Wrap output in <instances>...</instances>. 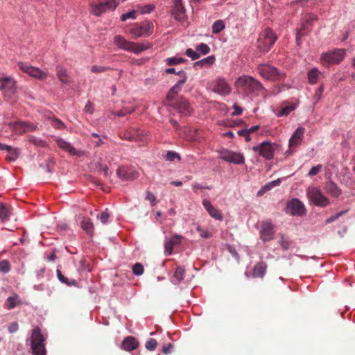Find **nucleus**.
<instances>
[{
    "label": "nucleus",
    "mask_w": 355,
    "mask_h": 355,
    "mask_svg": "<svg viewBox=\"0 0 355 355\" xmlns=\"http://www.w3.org/2000/svg\"><path fill=\"white\" fill-rule=\"evenodd\" d=\"M114 43L116 46H118V48L129 52H133L135 53H139L142 51L150 49L153 46V44L150 42L137 44L133 42L128 41L120 35L114 36Z\"/></svg>",
    "instance_id": "f257e3e1"
},
{
    "label": "nucleus",
    "mask_w": 355,
    "mask_h": 355,
    "mask_svg": "<svg viewBox=\"0 0 355 355\" xmlns=\"http://www.w3.org/2000/svg\"><path fill=\"white\" fill-rule=\"evenodd\" d=\"M258 70L262 77L271 81L284 80L286 76L284 71L268 64H260Z\"/></svg>",
    "instance_id": "f03ea898"
},
{
    "label": "nucleus",
    "mask_w": 355,
    "mask_h": 355,
    "mask_svg": "<svg viewBox=\"0 0 355 355\" xmlns=\"http://www.w3.org/2000/svg\"><path fill=\"white\" fill-rule=\"evenodd\" d=\"M235 85L237 87H244L247 92L257 95L259 94L260 91L264 89L263 85L259 80L248 76L239 77L236 80Z\"/></svg>",
    "instance_id": "7ed1b4c3"
},
{
    "label": "nucleus",
    "mask_w": 355,
    "mask_h": 355,
    "mask_svg": "<svg viewBox=\"0 0 355 355\" xmlns=\"http://www.w3.org/2000/svg\"><path fill=\"white\" fill-rule=\"evenodd\" d=\"M277 37L275 33L270 28L264 30L263 37H259L257 40V48L263 51L268 52L276 42Z\"/></svg>",
    "instance_id": "20e7f679"
},
{
    "label": "nucleus",
    "mask_w": 355,
    "mask_h": 355,
    "mask_svg": "<svg viewBox=\"0 0 355 355\" xmlns=\"http://www.w3.org/2000/svg\"><path fill=\"white\" fill-rule=\"evenodd\" d=\"M307 197L315 206L326 207L330 204L329 200L316 187L307 189Z\"/></svg>",
    "instance_id": "39448f33"
},
{
    "label": "nucleus",
    "mask_w": 355,
    "mask_h": 355,
    "mask_svg": "<svg viewBox=\"0 0 355 355\" xmlns=\"http://www.w3.org/2000/svg\"><path fill=\"white\" fill-rule=\"evenodd\" d=\"M277 146V144L275 143L264 141L258 146L252 147V150L257 153L259 156L263 157L265 159L271 160L273 159L275 147Z\"/></svg>",
    "instance_id": "423d86ee"
},
{
    "label": "nucleus",
    "mask_w": 355,
    "mask_h": 355,
    "mask_svg": "<svg viewBox=\"0 0 355 355\" xmlns=\"http://www.w3.org/2000/svg\"><path fill=\"white\" fill-rule=\"evenodd\" d=\"M345 55L346 52L344 49H335L333 51L322 53L321 61L322 63L338 64L344 59Z\"/></svg>",
    "instance_id": "0eeeda50"
},
{
    "label": "nucleus",
    "mask_w": 355,
    "mask_h": 355,
    "mask_svg": "<svg viewBox=\"0 0 355 355\" xmlns=\"http://www.w3.org/2000/svg\"><path fill=\"white\" fill-rule=\"evenodd\" d=\"M169 106L175 110L182 116H190L193 112V108L189 100L183 96H179Z\"/></svg>",
    "instance_id": "6e6552de"
},
{
    "label": "nucleus",
    "mask_w": 355,
    "mask_h": 355,
    "mask_svg": "<svg viewBox=\"0 0 355 355\" xmlns=\"http://www.w3.org/2000/svg\"><path fill=\"white\" fill-rule=\"evenodd\" d=\"M285 211L292 216H302L306 214L304 204L298 198H295L287 202Z\"/></svg>",
    "instance_id": "1a4fd4ad"
},
{
    "label": "nucleus",
    "mask_w": 355,
    "mask_h": 355,
    "mask_svg": "<svg viewBox=\"0 0 355 355\" xmlns=\"http://www.w3.org/2000/svg\"><path fill=\"white\" fill-rule=\"evenodd\" d=\"M220 159L229 163H233L234 164H243L245 162L244 156L241 153H235L227 149H222L220 151Z\"/></svg>",
    "instance_id": "9d476101"
},
{
    "label": "nucleus",
    "mask_w": 355,
    "mask_h": 355,
    "mask_svg": "<svg viewBox=\"0 0 355 355\" xmlns=\"http://www.w3.org/2000/svg\"><path fill=\"white\" fill-rule=\"evenodd\" d=\"M43 334H32L31 349L33 355H46Z\"/></svg>",
    "instance_id": "9b49d317"
},
{
    "label": "nucleus",
    "mask_w": 355,
    "mask_h": 355,
    "mask_svg": "<svg viewBox=\"0 0 355 355\" xmlns=\"http://www.w3.org/2000/svg\"><path fill=\"white\" fill-rule=\"evenodd\" d=\"M116 173L123 181H132L139 177L138 172L134 168L127 166L119 167Z\"/></svg>",
    "instance_id": "f8f14e48"
},
{
    "label": "nucleus",
    "mask_w": 355,
    "mask_h": 355,
    "mask_svg": "<svg viewBox=\"0 0 355 355\" xmlns=\"http://www.w3.org/2000/svg\"><path fill=\"white\" fill-rule=\"evenodd\" d=\"M153 29V24L150 21H148L144 25H140L139 26L132 28L130 30V33L135 35V38L143 37V36H149Z\"/></svg>",
    "instance_id": "ddd939ff"
},
{
    "label": "nucleus",
    "mask_w": 355,
    "mask_h": 355,
    "mask_svg": "<svg viewBox=\"0 0 355 355\" xmlns=\"http://www.w3.org/2000/svg\"><path fill=\"white\" fill-rule=\"evenodd\" d=\"M274 227L270 222L263 223L260 230L261 239L263 242H268L273 239Z\"/></svg>",
    "instance_id": "4468645a"
},
{
    "label": "nucleus",
    "mask_w": 355,
    "mask_h": 355,
    "mask_svg": "<svg viewBox=\"0 0 355 355\" xmlns=\"http://www.w3.org/2000/svg\"><path fill=\"white\" fill-rule=\"evenodd\" d=\"M0 150L7 151L8 155L6 156V159L8 162H15L21 154L20 148H15L1 143H0Z\"/></svg>",
    "instance_id": "2eb2a0df"
},
{
    "label": "nucleus",
    "mask_w": 355,
    "mask_h": 355,
    "mask_svg": "<svg viewBox=\"0 0 355 355\" xmlns=\"http://www.w3.org/2000/svg\"><path fill=\"white\" fill-rule=\"evenodd\" d=\"M213 92L221 95H227L230 94L231 88L224 78H218L215 81Z\"/></svg>",
    "instance_id": "dca6fc26"
},
{
    "label": "nucleus",
    "mask_w": 355,
    "mask_h": 355,
    "mask_svg": "<svg viewBox=\"0 0 355 355\" xmlns=\"http://www.w3.org/2000/svg\"><path fill=\"white\" fill-rule=\"evenodd\" d=\"M304 132L305 128L302 126H300L296 129L289 139V148H293L302 143L304 138Z\"/></svg>",
    "instance_id": "f3484780"
},
{
    "label": "nucleus",
    "mask_w": 355,
    "mask_h": 355,
    "mask_svg": "<svg viewBox=\"0 0 355 355\" xmlns=\"http://www.w3.org/2000/svg\"><path fill=\"white\" fill-rule=\"evenodd\" d=\"M57 145L62 150L68 152L71 155L81 157L83 155L82 150H76L71 144L64 139L59 138L56 140Z\"/></svg>",
    "instance_id": "a211bd4d"
},
{
    "label": "nucleus",
    "mask_w": 355,
    "mask_h": 355,
    "mask_svg": "<svg viewBox=\"0 0 355 355\" xmlns=\"http://www.w3.org/2000/svg\"><path fill=\"white\" fill-rule=\"evenodd\" d=\"M186 10L182 4V0H173V6L171 10V15L176 21H181L182 16L185 14Z\"/></svg>",
    "instance_id": "6ab92c4d"
},
{
    "label": "nucleus",
    "mask_w": 355,
    "mask_h": 355,
    "mask_svg": "<svg viewBox=\"0 0 355 355\" xmlns=\"http://www.w3.org/2000/svg\"><path fill=\"white\" fill-rule=\"evenodd\" d=\"M78 220L80 221L81 228L85 232V233L92 237L94 233V224L91 219L85 216H79Z\"/></svg>",
    "instance_id": "aec40b11"
},
{
    "label": "nucleus",
    "mask_w": 355,
    "mask_h": 355,
    "mask_svg": "<svg viewBox=\"0 0 355 355\" xmlns=\"http://www.w3.org/2000/svg\"><path fill=\"white\" fill-rule=\"evenodd\" d=\"M202 205L209 214L214 218L217 219L220 221L223 220V216L220 210L216 209L211 203V202L207 199L202 200Z\"/></svg>",
    "instance_id": "412c9836"
},
{
    "label": "nucleus",
    "mask_w": 355,
    "mask_h": 355,
    "mask_svg": "<svg viewBox=\"0 0 355 355\" xmlns=\"http://www.w3.org/2000/svg\"><path fill=\"white\" fill-rule=\"evenodd\" d=\"M267 264L266 262L260 261L253 267L252 276L253 278H263L266 272Z\"/></svg>",
    "instance_id": "4be33fe9"
},
{
    "label": "nucleus",
    "mask_w": 355,
    "mask_h": 355,
    "mask_svg": "<svg viewBox=\"0 0 355 355\" xmlns=\"http://www.w3.org/2000/svg\"><path fill=\"white\" fill-rule=\"evenodd\" d=\"M121 345L123 349L130 352L137 348L139 342L135 338L128 336L123 340Z\"/></svg>",
    "instance_id": "5701e85b"
},
{
    "label": "nucleus",
    "mask_w": 355,
    "mask_h": 355,
    "mask_svg": "<svg viewBox=\"0 0 355 355\" xmlns=\"http://www.w3.org/2000/svg\"><path fill=\"white\" fill-rule=\"evenodd\" d=\"M1 84L0 89H8L10 93L15 92V81L10 77H4L0 79Z\"/></svg>",
    "instance_id": "b1692460"
},
{
    "label": "nucleus",
    "mask_w": 355,
    "mask_h": 355,
    "mask_svg": "<svg viewBox=\"0 0 355 355\" xmlns=\"http://www.w3.org/2000/svg\"><path fill=\"white\" fill-rule=\"evenodd\" d=\"M325 189L329 194L334 198L338 197L342 193L341 189L331 180L327 182Z\"/></svg>",
    "instance_id": "393cba45"
},
{
    "label": "nucleus",
    "mask_w": 355,
    "mask_h": 355,
    "mask_svg": "<svg viewBox=\"0 0 355 355\" xmlns=\"http://www.w3.org/2000/svg\"><path fill=\"white\" fill-rule=\"evenodd\" d=\"M12 209L8 207L5 203L0 202V220L5 222L9 220L11 215Z\"/></svg>",
    "instance_id": "a878e982"
},
{
    "label": "nucleus",
    "mask_w": 355,
    "mask_h": 355,
    "mask_svg": "<svg viewBox=\"0 0 355 355\" xmlns=\"http://www.w3.org/2000/svg\"><path fill=\"white\" fill-rule=\"evenodd\" d=\"M182 86L180 83H176L168 92L166 96V101H173L175 100V96L181 91Z\"/></svg>",
    "instance_id": "bb28decb"
},
{
    "label": "nucleus",
    "mask_w": 355,
    "mask_h": 355,
    "mask_svg": "<svg viewBox=\"0 0 355 355\" xmlns=\"http://www.w3.org/2000/svg\"><path fill=\"white\" fill-rule=\"evenodd\" d=\"M216 60V58L214 55H209L207 58H205L200 60L196 61L193 63L194 68H202L205 66H211L212 65Z\"/></svg>",
    "instance_id": "cd10ccee"
},
{
    "label": "nucleus",
    "mask_w": 355,
    "mask_h": 355,
    "mask_svg": "<svg viewBox=\"0 0 355 355\" xmlns=\"http://www.w3.org/2000/svg\"><path fill=\"white\" fill-rule=\"evenodd\" d=\"M56 273H57V277L61 283L64 284L69 286L79 287L78 284L76 280L68 279L62 273V272L60 270L58 269L56 271Z\"/></svg>",
    "instance_id": "c85d7f7f"
},
{
    "label": "nucleus",
    "mask_w": 355,
    "mask_h": 355,
    "mask_svg": "<svg viewBox=\"0 0 355 355\" xmlns=\"http://www.w3.org/2000/svg\"><path fill=\"white\" fill-rule=\"evenodd\" d=\"M320 73V71L316 67H313L310 71H309L307 73L309 83L311 85L315 84L318 82Z\"/></svg>",
    "instance_id": "c756f323"
},
{
    "label": "nucleus",
    "mask_w": 355,
    "mask_h": 355,
    "mask_svg": "<svg viewBox=\"0 0 355 355\" xmlns=\"http://www.w3.org/2000/svg\"><path fill=\"white\" fill-rule=\"evenodd\" d=\"M6 304L8 309H12L16 306L21 304V301L19 300L17 294L13 293L12 296L7 298Z\"/></svg>",
    "instance_id": "7c9ffc66"
},
{
    "label": "nucleus",
    "mask_w": 355,
    "mask_h": 355,
    "mask_svg": "<svg viewBox=\"0 0 355 355\" xmlns=\"http://www.w3.org/2000/svg\"><path fill=\"white\" fill-rule=\"evenodd\" d=\"M185 275V269L182 266H178L175 269L174 275L173 276V279H175L177 282L174 283L175 284L180 283L184 278Z\"/></svg>",
    "instance_id": "2f4dec72"
},
{
    "label": "nucleus",
    "mask_w": 355,
    "mask_h": 355,
    "mask_svg": "<svg viewBox=\"0 0 355 355\" xmlns=\"http://www.w3.org/2000/svg\"><path fill=\"white\" fill-rule=\"evenodd\" d=\"M29 76L39 80H43L46 77V74L44 72H43L40 69L35 67H33L31 69Z\"/></svg>",
    "instance_id": "473e14b6"
},
{
    "label": "nucleus",
    "mask_w": 355,
    "mask_h": 355,
    "mask_svg": "<svg viewBox=\"0 0 355 355\" xmlns=\"http://www.w3.org/2000/svg\"><path fill=\"white\" fill-rule=\"evenodd\" d=\"M56 72L59 80L63 83H67V70L63 67L58 65Z\"/></svg>",
    "instance_id": "72a5a7b5"
},
{
    "label": "nucleus",
    "mask_w": 355,
    "mask_h": 355,
    "mask_svg": "<svg viewBox=\"0 0 355 355\" xmlns=\"http://www.w3.org/2000/svg\"><path fill=\"white\" fill-rule=\"evenodd\" d=\"M187 61L186 59L182 58V57H172V58H168L165 60V62L168 66H175L181 63H184Z\"/></svg>",
    "instance_id": "f704fd0d"
},
{
    "label": "nucleus",
    "mask_w": 355,
    "mask_h": 355,
    "mask_svg": "<svg viewBox=\"0 0 355 355\" xmlns=\"http://www.w3.org/2000/svg\"><path fill=\"white\" fill-rule=\"evenodd\" d=\"M225 23L223 20L218 19L212 25V33L214 34H218L220 33L225 28Z\"/></svg>",
    "instance_id": "c9c22d12"
},
{
    "label": "nucleus",
    "mask_w": 355,
    "mask_h": 355,
    "mask_svg": "<svg viewBox=\"0 0 355 355\" xmlns=\"http://www.w3.org/2000/svg\"><path fill=\"white\" fill-rule=\"evenodd\" d=\"M15 126H18L19 128L22 129L24 131H25L26 129L29 130L31 131H33L35 130L36 126L33 125V124H29L26 122H21V121H16L13 123Z\"/></svg>",
    "instance_id": "e433bc0d"
},
{
    "label": "nucleus",
    "mask_w": 355,
    "mask_h": 355,
    "mask_svg": "<svg viewBox=\"0 0 355 355\" xmlns=\"http://www.w3.org/2000/svg\"><path fill=\"white\" fill-rule=\"evenodd\" d=\"M117 5L116 0H107L105 2L99 3V6L105 8L107 10L115 9Z\"/></svg>",
    "instance_id": "4c0bfd02"
},
{
    "label": "nucleus",
    "mask_w": 355,
    "mask_h": 355,
    "mask_svg": "<svg viewBox=\"0 0 355 355\" xmlns=\"http://www.w3.org/2000/svg\"><path fill=\"white\" fill-rule=\"evenodd\" d=\"M164 157L165 160L168 162H174L175 159L178 161L181 160L180 155L174 151H168Z\"/></svg>",
    "instance_id": "58836bf2"
},
{
    "label": "nucleus",
    "mask_w": 355,
    "mask_h": 355,
    "mask_svg": "<svg viewBox=\"0 0 355 355\" xmlns=\"http://www.w3.org/2000/svg\"><path fill=\"white\" fill-rule=\"evenodd\" d=\"M224 125L227 128H234V127H237V126H240L242 125L247 126L245 121H243V119H239V120H236V121H229L225 122Z\"/></svg>",
    "instance_id": "ea45409f"
},
{
    "label": "nucleus",
    "mask_w": 355,
    "mask_h": 355,
    "mask_svg": "<svg viewBox=\"0 0 355 355\" xmlns=\"http://www.w3.org/2000/svg\"><path fill=\"white\" fill-rule=\"evenodd\" d=\"M279 243L284 250H288L291 244V241L284 234H281V239Z\"/></svg>",
    "instance_id": "a19ab883"
},
{
    "label": "nucleus",
    "mask_w": 355,
    "mask_h": 355,
    "mask_svg": "<svg viewBox=\"0 0 355 355\" xmlns=\"http://www.w3.org/2000/svg\"><path fill=\"white\" fill-rule=\"evenodd\" d=\"M28 141L36 146L44 147L46 146V142L44 140L32 135L29 137Z\"/></svg>",
    "instance_id": "79ce46f5"
},
{
    "label": "nucleus",
    "mask_w": 355,
    "mask_h": 355,
    "mask_svg": "<svg viewBox=\"0 0 355 355\" xmlns=\"http://www.w3.org/2000/svg\"><path fill=\"white\" fill-rule=\"evenodd\" d=\"M132 273L136 276H140L144 273V266L141 263H136L132 266Z\"/></svg>",
    "instance_id": "37998d69"
},
{
    "label": "nucleus",
    "mask_w": 355,
    "mask_h": 355,
    "mask_svg": "<svg viewBox=\"0 0 355 355\" xmlns=\"http://www.w3.org/2000/svg\"><path fill=\"white\" fill-rule=\"evenodd\" d=\"M308 31H304L301 28L297 30L296 32V43L298 46H301L302 41L301 38L308 34Z\"/></svg>",
    "instance_id": "c03bdc74"
},
{
    "label": "nucleus",
    "mask_w": 355,
    "mask_h": 355,
    "mask_svg": "<svg viewBox=\"0 0 355 355\" xmlns=\"http://www.w3.org/2000/svg\"><path fill=\"white\" fill-rule=\"evenodd\" d=\"M196 51L202 55H207L210 52L209 46L205 43H200L196 46Z\"/></svg>",
    "instance_id": "a18cd8bd"
},
{
    "label": "nucleus",
    "mask_w": 355,
    "mask_h": 355,
    "mask_svg": "<svg viewBox=\"0 0 355 355\" xmlns=\"http://www.w3.org/2000/svg\"><path fill=\"white\" fill-rule=\"evenodd\" d=\"M10 264L6 259H3L0 261V272L3 273H7L10 270Z\"/></svg>",
    "instance_id": "49530a36"
},
{
    "label": "nucleus",
    "mask_w": 355,
    "mask_h": 355,
    "mask_svg": "<svg viewBox=\"0 0 355 355\" xmlns=\"http://www.w3.org/2000/svg\"><path fill=\"white\" fill-rule=\"evenodd\" d=\"M295 105H291L288 106H286L278 112L277 116H287L290 114V112L295 110Z\"/></svg>",
    "instance_id": "de8ad7c7"
},
{
    "label": "nucleus",
    "mask_w": 355,
    "mask_h": 355,
    "mask_svg": "<svg viewBox=\"0 0 355 355\" xmlns=\"http://www.w3.org/2000/svg\"><path fill=\"white\" fill-rule=\"evenodd\" d=\"M225 248L236 260L239 259L240 256L234 245L227 243Z\"/></svg>",
    "instance_id": "09e8293b"
},
{
    "label": "nucleus",
    "mask_w": 355,
    "mask_h": 355,
    "mask_svg": "<svg viewBox=\"0 0 355 355\" xmlns=\"http://www.w3.org/2000/svg\"><path fill=\"white\" fill-rule=\"evenodd\" d=\"M347 212V210H344V211H341L340 212L336 213L335 215H333V216H330L329 218H328L325 220V223L326 224L331 223L332 222L335 221L336 220L339 218L340 216H342L343 215H344Z\"/></svg>",
    "instance_id": "8fccbe9b"
},
{
    "label": "nucleus",
    "mask_w": 355,
    "mask_h": 355,
    "mask_svg": "<svg viewBox=\"0 0 355 355\" xmlns=\"http://www.w3.org/2000/svg\"><path fill=\"white\" fill-rule=\"evenodd\" d=\"M196 230L200 234V236L204 239H209L212 234L209 232L207 230L203 229L200 225L197 226Z\"/></svg>",
    "instance_id": "3c124183"
},
{
    "label": "nucleus",
    "mask_w": 355,
    "mask_h": 355,
    "mask_svg": "<svg viewBox=\"0 0 355 355\" xmlns=\"http://www.w3.org/2000/svg\"><path fill=\"white\" fill-rule=\"evenodd\" d=\"M19 69L24 73L30 74L33 66L28 64L27 63L19 62H18Z\"/></svg>",
    "instance_id": "603ef678"
},
{
    "label": "nucleus",
    "mask_w": 355,
    "mask_h": 355,
    "mask_svg": "<svg viewBox=\"0 0 355 355\" xmlns=\"http://www.w3.org/2000/svg\"><path fill=\"white\" fill-rule=\"evenodd\" d=\"M110 69H111V68L109 67L93 65L92 67L91 71H92V72H93L94 73H97L105 72V71L110 70Z\"/></svg>",
    "instance_id": "864d4df0"
},
{
    "label": "nucleus",
    "mask_w": 355,
    "mask_h": 355,
    "mask_svg": "<svg viewBox=\"0 0 355 355\" xmlns=\"http://www.w3.org/2000/svg\"><path fill=\"white\" fill-rule=\"evenodd\" d=\"M185 55L191 58L192 60H196L200 58V54L191 48L186 50Z\"/></svg>",
    "instance_id": "5fc2aeb1"
},
{
    "label": "nucleus",
    "mask_w": 355,
    "mask_h": 355,
    "mask_svg": "<svg viewBox=\"0 0 355 355\" xmlns=\"http://www.w3.org/2000/svg\"><path fill=\"white\" fill-rule=\"evenodd\" d=\"M175 245L173 243V241H171L170 239L166 241L164 244V248H165V254L166 255H170L173 252V249Z\"/></svg>",
    "instance_id": "6e6d98bb"
},
{
    "label": "nucleus",
    "mask_w": 355,
    "mask_h": 355,
    "mask_svg": "<svg viewBox=\"0 0 355 355\" xmlns=\"http://www.w3.org/2000/svg\"><path fill=\"white\" fill-rule=\"evenodd\" d=\"M157 343L156 340L153 338L149 339L146 343V347L150 351H153L156 349Z\"/></svg>",
    "instance_id": "4d7b16f0"
},
{
    "label": "nucleus",
    "mask_w": 355,
    "mask_h": 355,
    "mask_svg": "<svg viewBox=\"0 0 355 355\" xmlns=\"http://www.w3.org/2000/svg\"><path fill=\"white\" fill-rule=\"evenodd\" d=\"M237 134L239 135V136H242V137H245V139L247 142H249L251 141V137H250V134L249 133V132L247 130V128H243V129H241V130H239L238 132H237Z\"/></svg>",
    "instance_id": "13d9d810"
},
{
    "label": "nucleus",
    "mask_w": 355,
    "mask_h": 355,
    "mask_svg": "<svg viewBox=\"0 0 355 355\" xmlns=\"http://www.w3.org/2000/svg\"><path fill=\"white\" fill-rule=\"evenodd\" d=\"M105 11H107V10L105 9V8L104 7H100L99 6V3L98 4H96L95 5L93 8H92V12L94 15H95L96 16H100L103 12H105Z\"/></svg>",
    "instance_id": "bf43d9fd"
},
{
    "label": "nucleus",
    "mask_w": 355,
    "mask_h": 355,
    "mask_svg": "<svg viewBox=\"0 0 355 355\" xmlns=\"http://www.w3.org/2000/svg\"><path fill=\"white\" fill-rule=\"evenodd\" d=\"M175 74L179 76L180 77H181V79L180 80H178L177 83H180L181 85H183L187 80V73L184 70H180V71H177V73H175Z\"/></svg>",
    "instance_id": "052dcab7"
},
{
    "label": "nucleus",
    "mask_w": 355,
    "mask_h": 355,
    "mask_svg": "<svg viewBox=\"0 0 355 355\" xmlns=\"http://www.w3.org/2000/svg\"><path fill=\"white\" fill-rule=\"evenodd\" d=\"M97 217L100 218L102 223L105 224L107 223L108 219L110 218V214L107 211V209L101 213L100 215H98Z\"/></svg>",
    "instance_id": "680f3d73"
},
{
    "label": "nucleus",
    "mask_w": 355,
    "mask_h": 355,
    "mask_svg": "<svg viewBox=\"0 0 355 355\" xmlns=\"http://www.w3.org/2000/svg\"><path fill=\"white\" fill-rule=\"evenodd\" d=\"M135 19L136 18V16H135V10H130L125 14H123L121 16V21H124L125 20H127L128 19Z\"/></svg>",
    "instance_id": "e2e57ef3"
},
{
    "label": "nucleus",
    "mask_w": 355,
    "mask_h": 355,
    "mask_svg": "<svg viewBox=\"0 0 355 355\" xmlns=\"http://www.w3.org/2000/svg\"><path fill=\"white\" fill-rule=\"evenodd\" d=\"M155 9V6L153 4L145 5L141 7V12L142 14H148L151 12Z\"/></svg>",
    "instance_id": "0e129e2a"
},
{
    "label": "nucleus",
    "mask_w": 355,
    "mask_h": 355,
    "mask_svg": "<svg viewBox=\"0 0 355 355\" xmlns=\"http://www.w3.org/2000/svg\"><path fill=\"white\" fill-rule=\"evenodd\" d=\"M321 168H322V165H320V164L314 166L309 170L308 175L309 176L315 175L320 171Z\"/></svg>",
    "instance_id": "69168bd1"
},
{
    "label": "nucleus",
    "mask_w": 355,
    "mask_h": 355,
    "mask_svg": "<svg viewBox=\"0 0 355 355\" xmlns=\"http://www.w3.org/2000/svg\"><path fill=\"white\" fill-rule=\"evenodd\" d=\"M233 108L234 110L231 114L232 116H239L242 114L243 108L241 107H240L239 105H238L237 104L235 103L233 105Z\"/></svg>",
    "instance_id": "338daca9"
},
{
    "label": "nucleus",
    "mask_w": 355,
    "mask_h": 355,
    "mask_svg": "<svg viewBox=\"0 0 355 355\" xmlns=\"http://www.w3.org/2000/svg\"><path fill=\"white\" fill-rule=\"evenodd\" d=\"M82 271H87L88 272H91L92 269L90 266L86 261L83 260L80 261V268Z\"/></svg>",
    "instance_id": "774afa93"
}]
</instances>
